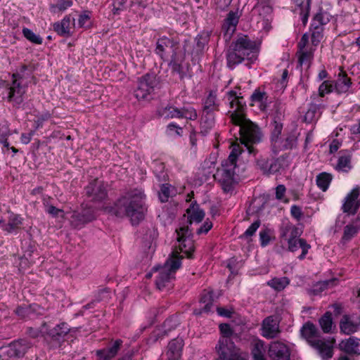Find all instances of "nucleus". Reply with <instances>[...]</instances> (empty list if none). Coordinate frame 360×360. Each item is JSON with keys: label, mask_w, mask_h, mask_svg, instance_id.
I'll return each instance as SVG.
<instances>
[{"label": "nucleus", "mask_w": 360, "mask_h": 360, "mask_svg": "<svg viewBox=\"0 0 360 360\" xmlns=\"http://www.w3.org/2000/svg\"><path fill=\"white\" fill-rule=\"evenodd\" d=\"M122 342L120 340H117L110 348L98 350L96 353L100 360H110L113 358L117 354Z\"/></svg>", "instance_id": "nucleus-28"}, {"label": "nucleus", "mask_w": 360, "mask_h": 360, "mask_svg": "<svg viewBox=\"0 0 360 360\" xmlns=\"http://www.w3.org/2000/svg\"><path fill=\"white\" fill-rule=\"evenodd\" d=\"M333 90V82L332 81L326 80L322 82L319 88V94L320 96H324L332 92Z\"/></svg>", "instance_id": "nucleus-49"}, {"label": "nucleus", "mask_w": 360, "mask_h": 360, "mask_svg": "<svg viewBox=\"0 0 360 360\" xmlns=\"http://www.w3.org/2000/svg\"><path fill=\"white\" fill-rule=\"evenodd\" d=\"M259 226H260V222L259 221H256L253 222L249 226V228L245 231L243 235L241 236V238H243V237L248 238V237L253 236L255 234V233L256 232V231L259 227Z\"/></svg>", "instance_id": "nucleus-53"}, {"label": "nucleus", "mask_w": 360, "mask_h": 360, "mask_svg": "<svg viewBox=\"0 0 360 360\" xmlns=\"http://www.w3.org/2000/svg\"><path fill=\"white\" fill-rule=\"evenodd\" d=\"M279 321L275 316L264 319L262 325V335L266 338H274L279 333Z\"/></svg>", "instance_id": "nucleus-17"}, {"label": "nucleus", "mask_w": 360, "mask_h": 360, "mask_svg": "<svg viewBox=\"0 0 360 360\" xmlns=\"http://www.w3.org/2000/svg\"><path fill=\"white\" fill-rule=\"evenodd\" d=\"M189 223H200L205 217V212L197 204H191L186 210Z\"/></svg>", "instance_id": "nucleus-26"}, {"label": "nucleus", "mask_w": 360, "mask_h": 360, "mask_svg": "<svg viewBox=\"0 0 360 360\" xmlns=\"http://www.w3.org/2000/svg\"><path fill=\"white\" fill-rule=\"evenodd\" d=\"M214 126V117L213 113L202 112L200 122L201 133L204 135L207 134L209 131Z\"/></svg>", "instance_id": "nucleus-32"}, {"label": "nucleus", "mask_w": 360, "mask_h": 360, "mask_svg": "<svg viewBox=\"0 0 360 360\" xmlns=\"http://www.w3.org/2000/svg\"><path fill=\"white\" fill-rule=\"evenodd\" d=\"M257 27L264 30L266 32L269 31L271 28L270 18H262L260 21L257 22Z\"/></svg>", "instance_id": "nucleus-57"}, {"label": "nucleus", "mask_w": 360, "mask_h": 360, "mask_svg": "<svg viewBox=\"0 0 360 360\" xmlns=\"http://www.w3.org/2000/svg\"><path fill=\"white\" fill-rule=\"evenodd\" d=\"M259 236H260V240H261L262 245L266 246L268 244V243L269 242V235L264 231H261L259 233Z\"/></svg>", "instance_id": "nucleus-63"}, {"label": "nucleus", "mask_w": 360, "mask_h": 360, "mask_svg": "<svg viewBox=\"0 0 360 360\" xmlns=\"http://www.w3.org/2000/svg\"><path fill=\"white\" fill-rule=\"evenodd\" d=\"M233 48L243 58L254 61L257 58V51L255 43L251 41L248 36L239 37L234 44Z\"/></svg>", "instance_id": "nucleus-11"}, {"label": "nucleus", "mask_w": 360, "mask_h": 360, "mask_svg": "<svg viewBox=\"0 0 360 360\" xmlns=\"http://www.w3.org/2000/svg\"><path fill=\"white\" fill-rule=\"evenodd\" d=\"M212 227V221L206 220L203 225L197 230L198 234L207 233Z\"/></svg>", "instance_id": "nucleus-58"}, {"label": "nucleus", "mask_w": 360, "mask_h": 360, "mask_svg": "<svg viewBox=\"0 0 360 360\" xmlns=\"http://www.w3.org/2000/svg\"><path fill=\"white\" fill-rule=\"evenodd\" d=\"M334 282L335 281H325L323 282H319L314 286L311 292L314 295H319L328 287L332 286Z\"/></svg>", "instance_id": "nucleus-46"}, {"label": "nucleus", "mask_w": 360, "mask_h": 360, "mask_svg": "<svg viewBox=\"0 0 360 360\" xmlns=\"http://www.w3.org/2000/svg\"><path fill=\"white\" fill-rule=\"evenodd\" d=\"M359 326L358 323L351 321L350 317L344 316L340 322L341 330L347 335L355 333L359 330Z\"/></svg>", "instance_id": "nucleus-30"}, {"label": "nucleus", "mask_w": 360, "mask_h": 360, "mask_svg": "<svg viewBox=\"0 0 360 360\" xmlns=\"http://www.w3.org/2000/svg\"><path fill=\"white\" fill-rule=\"evenodd\" d=\"M226 97L231 108L233 110L231 115V122L239 127L240 143L247 148L250 154H252L254 153L252 145L259 142L261 138L259 129L252 122L245 118L243 104L235 91L228 92Z\"/></svg>", "instance_id": "nucleus-1"}, {"label": "nucleus", "mask_w": 360, "mask_h": 360, "mask_svg": "<svg viewBox=\"0 0 360 360\" xmlns=\"http://www.w3.org/2000/svg\"><path fill=\"white\" fill-rule=\"evenodd\" d=\"M302 336L318 352L323 359L328 360L333 355L335 340L320 339L316 326L311 323H305L301 329Z\"/></svg>", "instance_id": "nucleus-4"}, {"label": "nucleus", "mask_w": 360, "mask_h": 360, "mask_svg": "<svg viewBox=\"0 0 360 360\" xmlns=\"http://www.w3.org/2000/svg\"><path fill=\"white\" fill-rule=\"evenodd\" d=\"M359 195V188H354L347 195L345 198V202L342 205V210L344 212H347L349 214H354L356 212L360 205Z\"/></svg>", "instance_id": "nucleus-18"}, {"label": "nucleus", "mask_w": 360, "mask_h": 360, "mask_svg": "<svg viewBox=\"0 0 360 360\" xmlns=\"http://www.w3.org/2000/svg\"><path fill=\"white\" fill-rule=\"evenodd\" d=\"M245 58L242 56L238 51L235 50L233 48L231 51L229 52L227 54V64L228 66L231 68L235 67V65L240 63Z\"/></svg>", "instance_id": "nucleus-37"}, {"label": "nucleus", "mask_w": 360, "mask_h": 360, "mask_svg": "<svg viewBox=\"0 0 360 360\" xmlns=\"http://www.w3.org/2000/svg\"><path fill=\"white\" fill-rule=\"evenodd\" d=\"M269 355L272 360H289L290 351L284 343L276 341L269 345Z\"/></svg>", "instance_id": "nucleus-19"}, {"label": "nucleus", "mask_w": 360, "mask_h": 360, "mask_svg": "<svg viewBox=\"0 0 360 360\" xmlns=\"http://www.w3.org/2000/svg\"><path fill=\"white\" fill-rule=\"evenodd\" d=\"M216 351L221 360H247L248 354L236 348L230 338H220Z\"/></svg>", "instance_id": "nucleus-7"}, {"label": "nucleus", "mask_w": 360, "mask_h": 360, "mask_svg": "<svg viewBox=\"0 0 360 360\" xmlns=\"http://www.w3.org/2000/svg\"><path fill=\"white\" fill-rule=\"evenodd\" d=\"M45 211L53 216H58L59 214H62L63 212L62 210L49 205H45Z\"/></svg>", "instance_id": "nucleus-59"}, {"label": "nucleus", "mask_w": 360, "mask_h": 360, "mask_svg": "<svg viewBox=\"0 0 360 360\" xmlns=\"http://www.w3.org/2000/svg\"><path fill=\"white\" fill-rule=\"evenodd\" d=\"M320 326L324 333H329L333 326L332 315L330 312H326L319 320Z\"/></svg>", "instance_id": "nucleus-40"}, {"label": "nucleus", "mask_w": 360, "mask_h": 360, "mask_svg": "<svg viewBox=\"0 0 360 360\" xmlns=\"http://www.w3.org/2000/svg\"><path fill=\"white\" fill-rule=\"evenodd\" d=\"M339 347L343 352L348 354H360V339L356 337H350L343 340L339 344Z\"/></svg>", "instance_id": "nucleus-21"}, {"label": "nucleus", "mask_w": 360, "mask_h": 360, "mask_svg": "<svg viewBox=\"0 0 360 360\" xmlns=\"http://www.w3.org/2000/svg\"><path fill=\"white\" fill-rule=\"evenodd\" d=\"M266 348L262 340H256L252 343V356L253 360H266Z\"/></svg>", "instance_id": "nucleus-29"}, {"label": "nucleus", "mask_w": 360, "mask_h": 360, "mask_svg": "<svg viewBox=\"0 0 360 360\" xmlns=\"http://www.w3.org/2000/svg\"><path fill=\"white\" fill-rule=\"evenodd\" d=\"M254 12L258 13L262 18H269L272 12V8L270 6L264 4L263 3H258L254 8Z\"/></svg>", "instance_id": "nucleus-41"}, {"label": "nucleus", "mask_w": 360, "mask_h": 360, "mask_svg": "<svg viewBox=\"0 0 360 360\" xmlns=\"http://www.w3.org/2000/svg\"><path fill=\"white\" fill-rule=\"evenodd\" d=\"M285 191H286V189L283 185H278L276 188V198L278 200H283L284 202H287L288 200H284Z\"/></svg>", "instance_id": "nucleus-55"}, {"label": "nucleus", "mask_w": 360, "mask_h": 360, "mask_svg": "<svg viewBox=\"0 0 360 360\" xmlns=\"http://www.w3.org/2000/svg\"><path fill=\"white\" fill-rule=\"evenodd\" d=\"M239 16L238 13L230 12L224 24L228 34H231L234 32L236 25L238 22Z\"/></svg>", "instance_id": "nucleus-35"}, {"label": "nucleus", "mask_w": 360, "mask_h": 360, "mask_svg": "<svg viewBox=\"0 0 360 360\" xmlns=\"http://www.w3.org/2000/svg\"><path fill=\"white\" fill-rule=\"evenodd\" d=\"M72 217V222L77 226L92 221L95 219V215L91 209H86L81 214L75 212Z\"/></svg>", "instance_id": "nucleus-25"}, {"label": "nucleus", "mask_w": 360, "mask_h": 360, "mask_svg": "<svg viewBox=\"0 0 360 360\" xmlns=\"http://www.w3.org/2000/svg\"><path fill=\"white\" fill-rule=\"evenodd\" d=\"M332 180L330 174L328 173H321L316 177V184L323 191H326Z\"/></svg>", "instance_id": "nucleus-39"}, {"label": "nucleus", "mask_w": 360, "mask_h": 360, "mask_svg": "<svg viewBox=\"0 0 360 360\" xmlns=\"http://www.w3.org/2000/svg\"><path fill=\"white\" fill-rule=\"evenodd\" d=\"M174 46L173 40L167 37H160L156 43L155 53L163 58L170 53H175Z\"/></svg>", "instance_id": "nucleus-20"}, {"label": "nucleus", "mask_w": 360, "mask_h": 360, "mask_svg": "<svg viewBox=\"0 0 360 360\" xmlns=\"http://www.w3.org/2000/svg\"><path fill=\"white\" fill-rule=\"evenodd\" d=\"M336 169L338 171L348 172L351 169L350 158L349 156H341L339 158Z\"/></svg>", "instance_id": "nucleus-44"}, {"label": "nucleus", "mask_w": 360, "mask_h": 360, "mask_svg": "<svg viewBox=\"0 0 360 360\" xmlns=\"http://www.w3.org/2000/svg\"><path fill=\"white\" fill-rule=\"evenodd\" d=\"M313 44L314 41H312L311 44L309 43V35L307 34L302 35L300 42L298 43V51L297 52L300 65H304L307 68H309L313 60L314 52L315 51Z\"/></svg>", "instance_id": "nucleus-9"}, {"label": "nucleus", "mask_w": 360, "mask_h": 360, "mask_svg": "<svg viewBox=\"0 0 360 360\" xmlns=\"http://www.w3.org/2000/svg\"><path fill=\"white\" fill-rule=\"evenodd\" d=\"M22 218L16 214L9 213L7 219L0 220L1 228L8 233H17L22 224Z\"/></svg>", "instance_id": "nucleus-16"}, {"label": "nucleus", "mask_w": 360, "mask_h": 360, "mask_svg": "<svg viewBox=\"0 0 360 360\" xmlns=\"http://www.w3.org/2000/svg\"><path fill=\"white\" fill-rule=\"evenodd\" d=\"M334 282L335 281H325L323 282H319L314 286L311 292L314 295H319L328 287L332 286Z\"/></svg>", "instance_id": "nucleus-47"}, {"label": "nucleus", "mask_w": 360, "mask_h": 360, "mask_svg": "<svg viewBox=\"0 0 360 360\" xmlns=\"http://www.w3.org/2000/svg\"><path fill=\"white\" fill-rule=\"evenodd\" d=\"M30 347V344L26 340L13 342L11 344L0 348V359L7 360L10 358L22 356Z\"/></svg>", "instance_id": "nucleus-10"}, {"label": "nucleus", "mask_w": 360, "mask_h": 360, "mask_svg": "<svg viewBox=\"0 0 360 360\" xmlns=\"http://www.w3.org/2000/svg\"><path fill=\"white\" fill-rule=\"evenodd\" d=\"M181 118H186L188 120H195L198 117V114L195 110L191 106L184 107L181 109Z\"/></svg>", "instance_id": "nucleus-48"}, {"label": "nucleus", "mask_w": 360, "mask_h": 360, "mask_svg": "<svg viewBox=\"0 0 360 360\" xmlns=\"http://www.w3.org/2000/svg\"><path fill=\"white\" fill-rule=\"evenodd\" d=\"M155 84L156 82L153 76L150 75L143 76L139 79L138 87L134 91L136 98L139 100L150 99L154 92Z\"/></svg>", "instance_id": "nucleus-13"}, {"label": "nucleus", "mask_w": 360, "mask_h": 360, "mask_svg": "<svg viewBox=\"0 0 360 360\" xmlns=\"http://www.w3.org/2000/svg\"><path fill=\"white\" fill-rule=\"evenodd\" d=\"M350 86V80L346 76L339 78L335 84V89L338 93L346 92Z\"/></svg>", "instance_id": "nucleus-42"}, {"label": "nucleus", "mask_w": 360, "mask_h": 360, "mask_svg": "<svg viewBox=\"0 0 360 360\" xmlns=\"http://www.w3.org/2000/svg\"><path fill=\"white\" fill-rule=\"evenodd\" d=\"M72 6L71 0H58L56 4L50 5V11L54 14H60Z\"/></svg>", "instance_id": "nucleus-34"}, {"label": "nucleus", "mask_w": 360, "mask_h": 360, "mask_svg": "<svg viewBox=\"0 0 360 360\" xmlns=\"http://www.w3.org/2000/svg\"><path fill=\"white\" fill-rule=\"evenodd\" d=\"M303 10L300 13L301 20L304 25L307 22L309 12L310 9V0H307V1L303 4Z\"/></svg>", "instance_id": "nucleus-52"}, {"label": "nucleus", "mask_w": 360, "mask_h": 360, "mask_svg": "<svg viewBox=\"0 0 360 360\" xmlns=\"http://www.w3.org/2000/svg\"><path fill=\"white\" fill-rule=\"evenodd\" d=\"M72 25H74V19L67 15L60 22L55 23L53 27L59 34L65 35L70 34Z\"/></svg>", "instance_id": "nucleus-27"}, {"label": "nucleus", "mask_w": 360, "mask_h": 360, "mask_svg": "<svg viewBox=\"0 0 360 360\" xmlns=\"http://www.w3.org/2000/svg\"><path fill=\"white\" fill-rule=\"evenodd\" d=\"M300 230L291 224H287L281 229V236L287 241L288 250L295 252L300 248L302 253L298 258L303 259L311 248V245L304 239L300 238Z\"/></svg>", "instance_id": "nucleus-5"}, {"label": "nucleus", "mask_w": 360, "mask_h": 360, "mask_svg": "<svg viewBox=\"0 0 360 360\" xmlns=\"http://www.w3.org/2000/svg\"><path fill=\"white\" fill-rule=\"evenodd\" d=\"M22 34L27 40L34 44H41L42 43V39L40 37V36L36 34L28 28H23Z\"/></svg>", "instance_id": "nucleus-45"}, {"label": "nucleus", "mask_w": 360, "mask_h": 360, "mask_svg": "<svg viewBox=\"0 0 360 360\" xmlns=\"http://www.w3.org/2000/svg\"><path fill=\"white\" fill-rule=\"evenodd\" d=\"M219 329L222 336L220 338H230L232 334V330L229 325L223 323L219 326Z\"/></svg>", "instance_id": "nucleus-54"}, {"label": "nucleus", "mask_w": 360, "mask_h": 360, "mask_svg": "<svg viewBox=\"0 0 360 360\" xmlns=\"http://www.w3.org/2000/svg\"><path fill=\"white\" fill-rule=\"evenodd\" d=\"M217 311L219 316L224 317H231L233 314L232 309H225L223 307H217Z\"/></svg>", "instance_id": "nucleus-62"}, {"label": "nucleus", "mask_w": 360, "mask_h": 360, "mask_svg": "<svg viewBox=\"0 0 360 360\" xmlns=\"http://www.w3.org/2000/svg\"><path fill=\"white\" fill-rule=\"evenodd\" d=\"M86 195L94 201H100L105 198L107 193L103 181L95 179L86 187Z\"/></svg>", "instance_id": "nucleus-15"}, {"label": "nucleus", "mask_w": 360, "mask_h": 360, "mask_svg": "<svg viewBox=\"0 0 360 360\" xmlns=\"http://www.w3.org/2000/svg\"><path fill=\"white\" fill-rule=\"evenodd\" d=\"M176 232L180 252L185 254L188 257H191L194 251V243L191 237V231L187 225H184L177 229Z\"/></svg>", "instance_id": "nucleus-12"}, {"label": "nucleus", "mask_w": 360, "mask_h": 360, "mask_svg": "<svg viewBox=\"0 0 360 360\" xmlns=\"http://www.w3.org/2000/svg\"><path fill=\"white\" fill-rule=\"evenodd\" d=\"M16 74L13 75L12 84L6 89L7 98L9 102L20 104L25 93V87L22 86L17 78Z\"/></svg>", "instance_id": "nucleus-14"}, {"label": "nucleus", "mask_w": 360, "mask_h": 360, "mask_svg": "<svg viewBox=\"0 0 360 360\" xmlns=\"http://www.w3.org/2000/svg\"><path fill=\"white\" fill-rule=\"evenodd\" d=\"M91 13L89 11H85L82 13L78 19V25L80 27H88L91 22Z\"/></svg>", "instance_id": "nucleus-50"}, {"label": "nucleus", "mask_w": 360, "mask_h": 360, "mask_svg": "<svg viewBox=\"0 0 360 360\" xmlns=\"http://www.w3.org/2000/svg\"><path fill=\"white\" fill-rule=\"evenodd\" d=\"M232 0H214V4L217 9L225 10L231 4Z\"/></svg>", "instance_id": "nucleus-56"}, {"label": "nucleus", "mask_w": 360, "mask_h": 360, "mask_svg": "<svg viewBox=\"0 0 360 360\" xmlns=\"http://www.w3.org/2000/svg\"><path fill=\"white\" fill-rule=\"evenodd\" d=\"M240 154V150L238 145H233L232 151L227 160H224L221 167L219 168L214 175L220 184L223 191L225 193L231 192L236 184L235 169L236 167V161L238 155Z\"/></svg>", "instance_id": "nucleus-3"}, {"label": "nucleus", "mask_w": 360, "mask_h": 360, "mask_svg": "<svg viewBox=\"0 0 360 360\" xmlns=\"http://www.w3.org/2000/svg\"><path fill=\"white\" fill-rule=\"evenodd\" d=\"M178 252H174L172 257L167 260L165 265L159 269L158 275L156 278V285L159 290L168 287L174 278L176 271L181 266V258L178 255Z\"/></svg>", "instance_id": "nucleus-6"}, {"label": "nucleus", "mask_w": 360, "mask_h": 360, "mask_svg": "<svg viewBox=\"0 0 360 360\" xmlns=\"http://www.w3.org/2000/svg\"><path fill=\"white\" fill-rule=\"evenodd\" d=\"M330 15L321 10L314 17V20L319 22L321 25H326L330 21Z\"/></svg>", "instance_id": "nucleus-51"}, {"label": "nucleus", "mask_w": 360, "mask_h": 360, "mask_svg": "<svg viewBox=\"0 0 360 360\" xmlns=\"http://www.w3.org/2000/svg\"><path fill=\"white\" fill-rule=\"evenodd\" d=\"M267 95L265 91L256 89L251 96V105L264 110L267 106Z\"/></svg>", "instance_id": "nucleus-24"}, {"label": "nucleus", "mask_w": 360, "mask_h": 360, "mask_svg": "<svg viewBox=\"0 0 360 360\" xmlns=\"http://www.w3.org/2000/svg\"><path fill=\"white\" fill-rule=\"evenodd\" d=\"M159 115L165 119L181 118V109L174 106H167L160 110Z\"/></svg>", "instance_id": "nucleus-33"}, {"label": "nucleus", "mask_w": 360, "mask_h": 360, "mask_svg": "<svg viewBox=\"0 0 360 360\" xmlns=\"http://www.w3.org/2000/svg\"><path fill=\"white\" fill-rule=\"evenodd\" d=\"M282 126L276 124L272 133L271 143L274 150L278 151L285 149H291L296 146L297 135L295 132L288 134L283 138L279 137L281 133Z\"/></svg>", "instance_id": "nucleus-8"}, {"label": "nucleus", "mask_w": 360, "mask_h": 360, "mask_svg": "<svg viewBox=\"0 0 360 360\" xmlns=\"http://www.w3.org/2000/svg\"><path fill=\"white\" fill-rule=\"evenodd\" d=\"M291 214L296 219H300L302 216V210L300 207L296 205H292L290 209Z\"/></svg>", "instance_id": "nucleus-60"}, {"label": "nucleus", "mask_w": 360, "mask_h": 360, "mask_svg": "<svg viewBox=\"0 0 360 360\" xmlns=\"http://www.w3.org/2000/svg\"><path fill=\"white\" fill-rule=\"evenodd\" d=\"M49 117H50V114L48 112H46V113L41 115L40 116V117H39L37 119V120L35 121V122L37 124V128L39 127L41 125L42 122L44 120H48Z\"/></svg>", "instance_id": "nucleus-64"}, {"label": "nucleus", "mask_w": 360, "mask_h": 360, "mask_svg": "<svg viewBox=\"0 0 360 360\" xmlns=\"http://www.w3.org/2000/svg\"><path fill=\"white\" fill-rule=\"evenodd\" d=\"M173 195V188L168 184H162L159 192V198L161 202H166Z\"/></svg>", "instance_id": "nucleus-43"}, {"label": "nucleus", "mask_w": 360, "mask_h": 360, "mask_svg": "<svg viewBox=\"0 0 360 360\" xmlns=\"http://www.w3.org/2000/svg\"><path fill=\"white\" fill-rule=\"evenodd\" d=\"M167 129L171 134L174 131L176 135H181L182 132V128L177 126L174 123L169 124L167 126Z\"/></svg>", "instance_id": "nucleus-61"}, {"label": "nucleus", "mask_w": 360, "mask_h": 360, "mask_svg": "<svg viewBox=\"0 0 360 360\" xmlns=\"http://www.w3.org/2000/svg\"><path fill=\"white\" fill-rule=\"evenodd\" d=\"M183 342L180 339L172 340L168 345L167 356L168 360H178L181 355Z\"/></svg>", "instance_id": "nucleus-23"}, {"label": "nucleus", "mask_w": 360, "mask_h": 360, "mask_svg": "<svg viewBox=\"0 0 360 360\" xmlns=\"http://www.w3.org/2000/svg\"><path fill=\"white\" fill-rule=\"evenodd\" d=\"M217 109V105L216 103V95L213 93H210L204 102L202 112L204 114L212 113Z\"/></svg>", "instance_id": "nucleus-36"}, {"label": "nucleus", "mask_w": 360, "mask_h": 360, "mask_svg": "<svg viewBox=\"0 0 360 360\" xmlns=\"http://www.w3.org/2000/svg\"><path fill=\"white\" fill-rule=\"evenodd\" d=\"M360 229V218H357L351 224H347L343 231V235L341 238V243L346 244L350 241L358 233Z\"/></svg>", "instance_id": "nucleus-22"}, {"label": "nucleus", "mask_w": 360, "mask_h": 360, "mask_svg": "<svg viewBox=\"0 0 360 360\" xmlns=\"http://www.w3.org/2000/svg\"><path fill=\"white\" fill-rule=\"evenodd\" d=\"M290 281L286 277L274 278L267 282L268 285L274 288L277 291L283 290L288 284Z\"/></svg>", "instance_id": "nucleus-38"}, {"label": "nucleus", "mask_w": 360, "mask_h": 360, "mask_svg": "<svg viewBox=\"0 0 360 360\" xmlns=\"http://www.w3.org/2000/svg\"><path fill=\"white\" fill-rule=\"evenodd\" d=\"M201 312L208 313L212 309L213 297L210 290H204L200 297Z\"/></svg>", "instance_id": "nucleus-31"}, {"label": "nucleus", "mask_w": 360, "mask_h": 360, "mask_svg": "<svg viewBox=\"0 0 360 360\" xmlns=\"http://www.w3.org/2000/svg\"><path fill=\"white\" fill-rule=\"evenodd\" d=\"M146 195L141 189H135L126 193L118 200L112 209L119 217H127L133 224H138L144 217L146 211Z\"/></svg>", "instance_id": "nucleus-2"}]
</instances>
